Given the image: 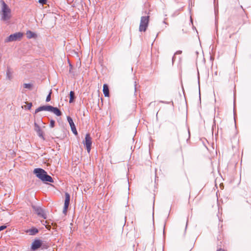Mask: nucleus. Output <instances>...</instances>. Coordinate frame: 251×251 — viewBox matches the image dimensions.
I'll return each instance as SVG.
<instances>
[{"instance_id": "nucleus-1", "label": "nucleus", "mask_w": 251, "mask_h": 251, "mask_svg": "<svg viewBox=\"0 0 251 251\" xmlns=\"http://www.w3.org/2000/svg\"><path fill=\"white\" fill-rule=\"evenodd\" d=\"M33 173L36 175V176L43 181H48L53 182V180L52 177L47 174V173L43 169L41 168L35 169Z\"/></svg>"}, {"instance_id": "nucleus-2", "label": "nucleus", "mask_w": 251, "mask_h": 251, "mask_svg": "<svg viewBox=\"0 0 251 251\" xmlns=\"http://www.w3.org/2000/svg\"><path fill=\"white\" fill-rule=\"evenodd\" d=\"M24 36V34L21 32H16L11 34L5 40V43L20 41Z\"/></svg>"}, {"instance_id": "nucleus-3", "label": "nucleus", "mask_w": 251, "mask_h": 251, "mask_svg": "<svg viewBox=\"0 0 251 251\" xmlns=\"http://www.w3.org/2000/svg\"><path fill=\"white\" fill-rule=\"evenodd\" d=\"M149 16H142L141 18V21L139 26L140 31H145L148 26L149 22Z\"/></svg>"}, {"instance_id": "nucleus-4", "label": "nucleus", "mask_w": 251, "mask_h": 251, "mask_svg": "<svg viewBox=\"0 0 251 251\" xmlns=\"http://www.w3.org/2000/svg\"><path fill=\"white\" fill-rule=\"evenodd\" d=\"M32 207L35 213L39 217L42 218L44 219H46L47 218V214L46 212L41 207L35 205H32Z\"/></svg>"}, {"instance_id": "nucleus-5", "label": "nucleus", "mask_w": 251, "mask_h": 251, "mask_svg": "<svg viewBox=\"0 0 251 251\" xmlns=\"http://www.w3.org/2000/svg\"><path fill=\"white\" fill-rule=\"evenodd\" d=\"M2 18L3 20H7L9 19L8 14L10 13V9L8 8L7 5L4 2L2 3Z\"/></svg>"}, {"instance_id": "nucleus-6", "label": "nucleus", "mask_w": 251, "mask_h": 251, "mask_svg": "<svg viewBox=\"0 0 251 251\" xmlns=\"http://www.w3.org/2000/svg\"><path fill=\"white\" fill-rule=\"evenodd\" d=\"M34 130L36 132L38 136L42 138L43 140H45L44 136V132L43 130V128H44L45 126H44L43 127H41L36 123H34Z\"/></svg>"}, {"instance_id": "nucleus-7", "label": "nucleus", "mask_w": 251, "mask_h": 251, "mask_svg": "<svg viewBox=\"0 0 251 251\" xmlns=\"http://www.w3.org/2000/svg\"><path fill=\"white\" fill-rule=\"evenodd\" d=\"M84 145L86 147L87 151L89 152L91 149L92 145L91 137L89 134H87L85 136Z\"/></svg>"}, {"instance_id": "nucleus-8", "label": "nucleus", "mask_w": 251, "mask_h": 251, "mask_svg": "<svg viewBox=\"0 0 251 251\" xmlns=\"http://www.w3.org/2000/svg\"><path fill=\"white\" fill-rule=\"evenodd\" d=\"M42 244V242L40 240L36 239L32 243L31 246V249L35 251V250L39 249Z\"/></svg>"}, {"instance_id": "nucleus-9", "label": "nucleus", "mask_w": 251, "mask_h": 251, "mask_svg": "<svg viewBox=\"0 0 251 251\" xmlns=\"http://www.w3.org/2000/svg\"><path fill=\"white\" fill-rule=\"evenodd\" d=\"M51 105H44L39 107L35 111V114L41 111H50Z\"/></svg>"}, {"instance_id": "nucleus-10", "label": "nucleus", "mask_w": 251, "mask_h": 251, "mask_svg": "<svg viewBox=\"0 0 251 251\" xmlns=\"http://www.w3.org/2000/svg\"><path fill=\"white\" fill-rule=\"evenodd\" d=\"M50 111L53 112L54 114H55L57 116H60L62 115V112L60 111V110L58 108L54 107L52 106H50Z\"/></svg>"}, {"instance_id": "nucleus-11", "label": "nucleus", "mask_w": 251, "mask_h": 251, "mask_svg": "<svg viewBox=\"0 0 251 251\" xmlns=\"http://www.w3.org/2000/svg\"><path fill=\"white\" fill-rule=\"evenodd\" d=\"M13 72L9 67H7L6 70V77L9 80L12 79Z\"/></svg>"}, {"instance_id": "nucleus-12", "label": "nucleus", "mask_w": 251, "mask_h": 251, "mask_svg": "<svg viewBox=\"0 0 251 251\" xmlns=\"http://www.w3.org/2000/svg\"><path fill=\"white\" fill-rule=\"evenodd\" d=\"M103 92L105 97H109V87L107 84H104L103 86Z\"/></svg>"}, {"instance_id": "nucleus-13", "label": "nucleus", "mask_w": 251, "mask_h": 251, "mask_svg": "<svg viewBox=\"0 0 251 251\" xmlns=\"http://www.w3.org/2000/svg\"><path fill=\"white\" fill-rule=\"evenodd\" d=\"M65 202H64V205H65V207L69 206L70 204V195L68 193H66L65 195Z\"/></svg>"}, {"instance_id": "nucleus-14", "label": "nucleus", "mask_w": 251, "mask_h": 251, "mask_svg": "<svg viewBox=\"0 0 251 251\" xmlns=\"http://www.w3.org/2000/svg\"><path fill=\"white\" fill-rule=\"evenodd\" d=\"M26 35L27 38L28 39L35 38L37 37V35L35 33H34L30 30H28L26 32Z\"/></svg>"}, {"instance_id": "nucleus-15", "label": "nucleus", "mask_w": 251, "mask_h": 251, "mask_svg": "<svg viewBox=\"0 0 251 251\" xmlns=\"http://www.w3.org/2000/svg\"><path fill=\"white\" fill-rule=\"evenodd\" d=\"M27 232L29 233V235H33L38 232V230L35 227H33L28 230Z\"/></svg>"}, {"instance_id": "nucleus-16", "label": "nucleus", "mask_w": 251, "mask_h": 251, "mask_svg": "<svg viewBox=\"0 0 251 251\" xmlns=\"http://www.w3.org/2000/svg\"><path fill=\"white\" fill-rule=\"evenodd\" d=\"M75 98V93L73 91H71L70 93V100L69 102L72 103L74 101Z\"/></svg>"}, {"instance_id": "nucleus-17", "label": "nucleus", "mask_w": 251, "mask_h": 251, "mask_svg": "<svg viewBox=\"0 0 251 251\" xmlns=\"http://www.w3.org/2000/svg\"><path fill=\"white\" fill-rule=\"evenodd\" d=\"M67 120H68V121L70 124V126H71V127H74L75 126L74 122H73V119L70 117H67Z\"/></svg>"}, {"instance_id": "nucleus-18", "label": "nucleus", "mask_w": 251, "mask_h": 251, "mask_svg": "<svg viewBox=\"0 0 251 251\" xmlns=\"http://www.w3.org/2000/svg\"><path fill=\"white\" fill-rule=\"evenodd\" d=\"M23 86L25 88H27L29 90H31L32 88V85L30 83H24Z\"/></svg>"}, {"instance_id": "nucleus-19", "label": "nucleus", "mask_w": 251, "mask_h": 251, "mask_svg": "<svg viewBox=\"0 0 251 251\" xmlns=\"http://www.w3.org/2000/svg\"><path fill=\"white\" fill-rule=\"evenodd\" d=\"M181 53H182V51H181V50H178L176 52V53H175L174 56L172 58V62H173V63H174V62L175 61V55H176V54H180Z\"/></svg>"}, {"instance_id": "nucleus-20", "label": "nucleus", "mask_w": 251, "mask_h": 251, "mask_svg": "<svg viewBox=\"0 0 251 251\" xmlns=\"http://www.w3.org/2000/svg\"><path fill=\"white\" fill-rule=\"evenodd\" d=\"M51 90H50V92L49 94V95L47 96L46 98V101L49 102L50 100L51 99Z\"/></svg>"}, {"instance_id": "nucleus-21", "label": "nucleus", "mask_w": 251, "mask_h": 251, "mask_svg": "<svg viewBox=\"0 0 251 251\" xmlns=\"http://www.w3.org/2000/svg\"><path fill=\"white\" fill-rule=\"evenodd\" d=\"M71 129H72V131L73 132V133H74L75 135L77 134V132L76 131V129L75 128V126L74 127H72Z\"/></svg>"}, {"instance_id": "nucleus-22", "label": "nucleus", "mask_w": 251, "mask_h": 251, "mask_svg": "<svg viewBox=\"0 0 251 251\" xmlns=\"http://www.w3.org/2000/svg\"><path fill=\"white\" fill-rule=\"evenodd\" d=\"M55 121L53 120H50V126L51 127H53L54 126Z\"/></svg>"}, {"instance_id": "nucleus-23", "label": "nucleus", "mask_w": 251, "mask_h": 251, "mask_svg": "<svg viewBox=\"0 0 251 251\" xmlns=\"http://www.w3.org/2000/svg\"><path fill=\"white\" fill-rule=\"evenodd\" d=\"M47 0H39V2L42 5L45 4L47 3Z\"/></svg>"}, {"instance_id": "nucleus-24", "label": "nucleus", "mask_w": 251, "mask_h": 251, "mask_svg": "<svg viewBox=\"0 0 251 251\" xmlns=\"http://www.w3.org/2000/svg\"><path fill=\"white\" fill-rule=\"evenodd\" d=\"M68 207L69 206H66V207H65V205H64V208H63V213L65 214H66L67 211V209L68 208Z\"/></svg>"}, {"instance_id": "nucleus-25", "label": "nucleus", "mask_w": 251, "mask_h": 251, "mask_svg": "<svg viewBox=\"0 0 251 251\" xmlns=\"http://www.w3.org/2000/svg\"><path fill=\"white\" fill-rule=\"evenodd\" d=\"M27 108L28 109H30L31 108V106H32V103L30 102V103H27Z\"/></svg>"}, {"instance_id": "nucleus-26", "label": "nucleus", "mask_w": 251, "mask_h": 251, "mask_svg": "<svg viewBox=\"0 0 251 251\" xmlns=\"http://www.w3.org/2000/svg\"><path fill=\"white\" fill-rule=\"evenodd\" d=\"M6 226H0V231L4 229L5 228H6Z\"/></svg>"}, {"instance_id": "nucleus-27", "label": "nucleus", "mask_w": 251, "mask_h": 251, "mask_svg": "<svg viewBox=\"0 0 251 251\" xmlns=\"http://www.w3.org/2000/svg\"><path fill=\"white\" fill-rule=\"evenodd\" d=\"M41 222L42 223V224L44 225H45V224H46L47 223V221H44V220L41 221Z\"/></svg>"}, {"instance_id": "nucleus-28", "label": "nucleus", "mask_w": 251, "mask_h": 251, "mask_svg": "<svg viewBox=\"0 0 251 251\" xmlns=\"http://www.w3.org/2000/svg\"><path fill=\"white\" fill-rule=\"evenodd\" d=\"M136 85H137V84H136V81H135V82H134V90H135V92H136V89H137V88H136Z\"/></svg>"}, {"instance_id": "nucleus-29", "label": "nucleus", "mask_w": 251, "mask_h": 251, "mask_svg": "<svg viewBox=\"0 0 251 251\" xmlns=\"http://www.w3.org/2000/svg\"><path fill=\"white\" fill-rule=\"evenodd\" d=\"M73 68V66L71 64H70V72H71V69Z\"/></svg>"}, {"instance_id": "nucleus-30", "label": "nucleus", "mask_w": 251, "mask_h": 251, "mask_svg": "<svg viewBox=\"0 0 251 251\" xmlns=\"http://www.w3.org/2000/svg\"><path fill=\"white\" fill-rule=\"evenodd\" d=\"M217 251H225L222 249H220L218 250Z\"/></svg>"}]
</instances>
